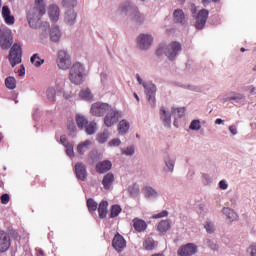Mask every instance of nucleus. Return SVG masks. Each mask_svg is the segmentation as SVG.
<instances>
[{
    "label": "nucleus",
    "instance_id": "nucleus-1",
    "mask_svg": "<svg viewBox=\"0 0 256 256\" xmlns=\"http://www.w3.org/2000/svg\"><path fill=\"white\" fill-rule=\"evenodd\" d=\"M45 13V1L35 0L34 7L27 14V20L32 29H36L37 25H39V21H41V17H43Z\"/></svg>",
    "mask_w": 256,
    "mask_h": 256
},
{
    "label": "nucleus",
    "instance_id": "nucleus-2",
    "mask_svg": "<svg viewBox=\"0 0 256 256\" xmlns=\"http://www.w3.org/2000/svg\"><path fill=\"white\" fill-rule=\"evenodd\" d=\"M85 72V68L83 64L76 62L72 65L69 72V80L74 85H81L83 83V73Z\"/></svg>",
    "mask_w": 256,
    "mask_h": 256
},
{
    "label": "nucleus",
    "instance_id": "nucleus-3",
    "mask_svg": "<svg viewBox=\"0 0 256 256\" xmlns=\"http://www.w3.org/2000/svg\"><path fill=\"white\" fill-rule=\"evenodd\" d=\"M179 51H181V44L179 42H172L166 48L159 47L156 50V55H162L163 52L165 53L166 57L173 61L179 55Z\"/></svg>",
    "mask_w": 256,
    "mask_h": 256
},
{
    "label": "nucleus",
    "instance_id": "nucleus-4",
    "mask_svg": "<svg viewBox=\"0 0 256 256\" xmlns=\"http://www.w3.org/2000/svg\"><path fill=\"white\" fill-rule=\"evenodd\" d=\"M121 13H130L132 16L133 21H136V23H143L145 18L141 16V13H139V9L137 7L132 6L131 2L126 1L120 6Z\"/></svg>",
    "mask_w": 256,
    "mask_h": 256
},
{
    "label": "nucleus",
    "instance_id": "nucleus-5",
    "mask_svg": "<svg viewBox=\"0 0 256 256\" xmlns=\"http://www.w3.org/2000/svg\"><path fill=\"white\" fill-rule=\"evenodd\" d=\"M21 57H23V50L19 44H14L9 52L8 61L11 67H15L21 63Z\"/></svg>",
    "mask_w": 256,
    "mask_h": 256
},
{
    "label": "nucleus",
    "instance_id": "nucleus-6",
    "mask_svg": "<svg viewBox=\"0 0 256 256\" xmlns=\"http://www.w3.org/2000/svg\"><path fill=\"white\" fill-rule=\"evenodd\" d=\"M13 45V36L11 30L5 26L0 28V47L2 49H9Z\"/></svg>",
    "mask_w": 256,
    "mask_h": 256
},
{
    "label": "nucleus",
    "instance_id": "nucleus-7",
    "mask_svg": "<svg viewBox=\"0 0 256 256\" xmlns=\"http://www.w3.org/2000/svg\"><path fill=\"white\" fill-rule=\"evenodd\" d=\"M57 66L62 69V71H67L71 68V56L65 50L58 51V56L56 59Z\"/></svg>",
    "mask_w": 256,
    "mask_h": 256
},
{
    "label": "nucleus",
    "instance_id": "nucleus-8",
    "mask_svg": "<svg viewBox=\"0 0 256 256\" xmlns=\"http://www.w3.org/2000/svg\"><path fill=\"white\" fill-rule=\"evenodd\" d=\"M112 247L117 253H123L127 249V240L118 232L112 239Z\"/></svg>",
    "mask_w": 256,
    "mask_h": 256
},
{
    "label": "nucleus",
    "instance_id": "nucleus-9",
    "mask_svg": "<svg viewBox=\"0 0 256 256\" xmlns=\"http://www.w3.org/2000/svg\"><path fill=\"white\" fill-rule=\"evenodd\" d=\"M119 119H121V112L117 111L116 109L110 108L104 118V125H106V127H112V125H115V123H117Z\"/></svg>",
    "mask_w": 256,
    "mask_h": 256
},
{
    "label": "nucleus",
    "instance_id": "nucleus-10",
    "mask_svg": "<svg viewBox=\"0 0 256 256\" xmlns=\"http://www.w3.org/2000/svg\"><path fill=\"white\" fill-rule=\"evenodd\" d=\"M110 109L111 106L109 104L97 102L95 104H92L91 113L95 117H103V115L110 111Z\"/></svg>",
    "mask_w": 256,
    "mask_h": 256
},
{
    "label": "nucleus",
    "instance_id": "nucleus-11",
    "mask_svg": "<svg viewBox=\"0 0 256 256\" xmlns=\"http://www.w3.org/2000/svg\"><path fill=\"white\" fill-rule=\"evenodd\" d=\"M145 89L146 96L148 98V102L150 103L151 107H155L156 99L155 93H157V87L153 83L143 84Z\"/></svg>",
    "mask_w": 256,
    "mask_h": 256
},
{
    "label": "nucleus",
    "instance_id": "nucleus-12",
    "mask_svg": "<svg viewBox=\"0 0 256 256\" xmlns=\"http://www.w3.org/2000/svg\"><path fill=\"white\" fill-rule=\"evenodd\" d=\"M207 19H209V10L202 9L198 12L196 17L195 27L198 30L204 29L207 23Z\"/></svg>",
    "mask_w": 256,
    "mask_h": 256
},
{
    "label": "nucleus",
    "instance_id": "nucleus-13",
    "mask_svg": "<svg viewBox=\"0 0 256 256\" xmlns=\"http://www.w3.org/2000/svg\"><path fill=\"white\" fill-rule=\"evenodd\" d=\"M11 247V236L5 231H0V253H7Z\"/></svg>",
    "mask_w": 256,
    "mask_h": 256
},
{
    "label": "nucleus",
    "instance_id": "nucleus-14",
    "mask_svg": "<svg viewBox=\"0 0 256 256\" xmlns=\"http://www.w3.org/2000/svg\"><path fill=\"white\" fill-rule=\"evenodd\" d=\"M179 256H192L197 253V246L194 244L188 243L184 246H181L177 251Z\"/></svg>",
    "mask_w": 256,
    "mask_h": 256
},
{
    "label": "nucleus",
    "instance_id": "nucleus-15",
    "mask_svg": "<svg viewBox=\"0 0 256 256\" xmlns=\"http://www.w3.org/2000/svg\"><path fill=\"white\" fill-rule=\"evenodd\" d=\"M151 43H153V37H151V35L141 34L138 37V46L140 49H149Z\"/></svg>",
    "mask_w": 256,
    "mask_h": 256
},
{
    "label": "nucleus",
    "instance_id": "nucleus-16",
    "mask_svg": "<svg viewBox=\"0 0 256 256\" xmlns=\"http://www.w3.org/2000/svg\"><path fill=\"white\" fill-rule=\"evenodd\" d=\"M75 173L77 179L80 181H85L87 179V168L85 167V164L78 162L75 165Z\"/></svg>",
    "mask_w": 256,
    "mask_h": 256
},
{
    "label": "nucleus",
    "instance_id": "nucleus-17",
    "mask_svg": "<svg viewBox=\"0 0 256 256\" xmlns=\"http://www.w3.org/2000/svg\"><path fill=\"white\" fill-rule=\"evenodd\" d=\"M132 226L134 227L135 231H137V233H143L147 230V222L140 218H134L132 220Z\"/></svg>",
    "mask_w": 256,
    "mask_h": 256
},
{
    "label": "nucleus",
    "instance_id": "nucleus-18",
    "mask_svg": "<svg viewBox=\"0 0 256 256\" xmlns=\"http://www.w3.org/2000/svg\"><path fill=\"white\" fill-rule=\"evenodd\" d=\"M2 17L7 25H13L15 23V17L11 15L9 6L2 7Z\"/></svg>",
    "mask_w": 256,
    "mask_h": 256
},
{
    "label": "nucleus",
    "instance_id": "nucleus-19",
    "mask_svg": "<svg viewBox=\"0 0 256 256\" xmlns=\"http://www.w3.org/2000/svg\"><path fill=\"white\" fill-rule=\"evenodd\" d=\"M59 13H60L59 6H57V5L49 6L48 15H49L51 21H53L54 23L59 21Z\"/></svg>",
    "mask_w": 256,
    "mask_h": 256
},
{
    "label": "nucleus",
    "instance_id": "nucleus-20",
    "mask_svg": "<svg viewBox=\"0 0 256 256\" xmlns=\"http://www.w3.org/2000/svg\"><path fill=\"white\" fill-rule=\"evenodd\" d=\"M112 165L111 161L105 160L96 165V171L97 173H107V171L111 169Z\"/></svg>",
    "mask_w": 256,
    "mask_h": 256
},
{
    "label": "nucleus",
    "instance_id": "nucleus-21",
    "mask_svg": "<svg viewBox=\"0 0 256 256\" xmlns=\"http://www.w3.org/2000/svg\"><path fill=\"white\" fill-rule=\"evenodd\" d=\"M114 181H115V176L113 175V173H107L102 180L104 189L106 190L111 189V185H113Z\"/></svg>",
    "mask_w": 256,
    "mask_h": 256
},
{
    "label": "nucleus",
    "instance_id": "nucleus-22",
    "mask_svg": "<svg viewBox=\"0 0 256 256\" xmlns=\"http://www.w3.org/2000/svg\"><path fill=\"white\" fill-rule=\"evenodd\" d=\"M160 118L163 121L165 127H171V114L165 110V107L160 109Z\"/></svg>",
    "mask_w": 256,
    "mask_h": 256
},
{
    "label": "nucleus",
    "instance_id": "nucleus-23",
    "mask_svg": "<svg viewBox=\"0 0 256 256\" xmlns=\"http://www.w3.org/2000/svg\"><path fill=\"white\" fill-rule=\"evenodd\" d=\"M107 207H109V202L107 201L100 202L98 206V214L100 219H105V217H107Z\"/></svg>",
    "mask_w": 256,
    "mask_h": 256
},
{
    "label": "nucleus",
    "instance_id": "nucleus-24",
    "mask_svg": "<svg viewBox=\"0 0 256 256\" xmlns=\"http://www.w3.org/2000/svg\"><path fill=\"white\" fill-rule=\"evenodd\" d=\"M131 124L127 120H121L118 124V133L119 135H125L129 131Z\"/></svg>",
    "mask_w": 256,
    "mask_h": 256
},
{
    "label": "nucleus",
    "instance_id": "nucleus-25",
    "mask_svg": "<svg viewBox=\"0 0 256 256\" xmlns=\"http://www.w3.org/2000/svg\"><path fill=\"white\" fill-rule=\"evenodd\" d=\"M76 19L77 13H75L74 10H69L68 12H66L64 20L67 23V25H73Z\"/></svg>",
    "mask_w": 256,
    "mask_h": 256
},
{
    "label": "nucleus",
    "instance_id": "nucleus-26",
    "mask_svg": "<svg viewBox=\"0 0 256 256\" xmlns=\"http://www.w3.org/2000/svg\"><path fill=\"white\" fill-rule=\"evenodd\" d=\"M91 145H92L91 140H85L84 142L80 143L77 146V152L79 153V155H84L85 151H87L89 147H91Z\"/></svg>",
    "mask_w": 256,
    "mask_h": 256
},
{
    "label": "nucleus",
    "instance_id": "nucleus-27",
    "mask_svg": "<svg viewBox=\"0 0 256 256\" xmlns=\"http://www.w3.org/2000/svg\"><path fill=\"white\" fill-rule=\"evenodd\" d=\"M173 15L175 23H185V13H183V10L177 9L174 11Z\"/></svg>",
    "mask_w": 256,
    "mask_h": 256
},
{
    "label": "nucleus",
    "instance_id": "nucleus-28",
    "mask_svg": "<svg viewBox=\"0 0 256 256\" xmlns=\"http://www.w3.org/2000/svg\"><path fill=\"white\" fill-rule=\"evenodd\" d=\"M50 38L51 41H54L55 43L61 39V31L59 30V27L55 26L51 29Z\"/></svg>",
    "mask_w": 256,
    "mask_h": 256
},
{
    "label": "nucleus",
    "instance_id": "nucleus-29",
    "mask_svg": "<svg viewBox=\"0 0 256 256\" xmlns=\"http://www.w3.org/2000/svg\"><path fill=\"white\" fill-rule=\"evenodd\" d=\"M121 211H123V209L121 208L120 205H112L111 209H110V214L109 217L110 219H115V217H119V215L121 214Z\"/></svg>",
    "mask_w": 256,
    "mask_h": 256
},
{
    "label": "nucleus",
    "instance_id": "nucleus-30",
    "mask_svg": "<svg viewBox=\"0 0 256 256\" xmlns=\"http://www.w3.org/2000/svg\"><path fill=\"white\" fill-rule=\"evenodd\" d=\"M168 229H171V222L169 220H162L158 224V231L160 233H167Z\"/></svg>",
    "mask_w": 256,
    "mask_h": 256
},
{
    "label": "nucleus",
    "instance_id": "nucleus-31",
    "mask_svg": "<svg viewBox=\"0 0 256 256\" xmlns=\"http://www.w3.org/2000/svg\"><path fill=\"white\" fill-rule=\"evenodd\" d=\"M76 123L79 129H84L89 124V121L87 120V118H85V116L77 115Z\"/></svg>",
    "mask_w": 256,
    "mask_h": 256
},
{
    "label": "nucleus",
    "instance_id": "nucleus-32",
    "mask_svg": "<svg viewBox=\"0 0 256 256\" xmlns=\"http://www.w3.org/2000/svg\"><path fill=\"white\" fill-rule=\"evenodd\" d=\"M143 247L146 251H153V249H155V240L152 238H146L144 240Z\"/></svg>",
    "mask_w": 256,
    "mask_h": 256
},
{
    "label": "nucleus",
    "instance_id": "nucleus-33",
    "mask_svg": "<svg viewBox=\"0 0 256 256\" xmlns=\"http://www.w3.org/2000/svg\"><path fill=\"white\" fill-rule=\"evenodd\" d=\"M79 96L85 101H91V99H93V94L88 88L81 90Z\"/></svg>",
    "mask_w": 256,
    "mask_h": 256
},
{
    "label": "nucleus",
    "instance_id": "nucleus-34",
    "mask_svg": "<svg viewBox=\"0 0 256 256\" xmlns=\"http://www.w3.org/2000/svg\"><path fill=\"white\" fill-rule=\"evenodd\" d=\"M30 61L32 63V65H34L35 67H41V65H43V63H45L44 59H41L39 57V54H34L31 58Z\"/></svg>",
    "mask_w": 256,
    "mask_h": 256
},
{
    "label": "nucleus",
    "instance_id": "nucleus-35",
    "mask_svg": "<svg viewBox=\"0 0 256 256\" xmlns=\"http://www.w3.org/2000/svg\"><path fill=\"white\" fill-rule=\"evenodd\" d=\"M5 85L7 89H15L17 87V80L14 77L9 76L5 79Z\"/></svg>",
    "mask_w": 256,
    "mask_h": 256
},
{
    "label": "nucleus",
    "instance_id": "nucleus-36",
    "mask_svg": "<svg viewBox=\"0 0 256 256\" xmlns=\"http://www.w3.org/2000/svg\"><path fill=\"white\" fill-rule=\"evenodd\" d=\"M85 129L87 135H93L95 131H97V123L90 122L89 124H86Z\"/></svg>",
    "mask_w": 256,
    "mask_h": 256
},
{
    "label": "nucleus",
    "instance_id": "nucleus-37",
    "mask_svg": "<svg viewBox=\"0 0 256 256\" xmlns=\"http://www.w3.org/2000/svg\"><path fill=\"white\" fill-rule=\"evenodd\" d=\"M143 193L145 197H157V191L149 186L143 188Z\"/></svg>",
    "mask_w": 256,
    "mask_h": 256
},
{
    "label": "nucleus",
    "instance_id": "nucleus-38",
    "mask_svg": "<svg viewBox=\"0 0 256 256\" xmlns=\"http://www.w3.org/2000/svg\"><path fill=\"white\" fill-rule=\"evenodd\" d=\"M223 213H224V215H227V217H228V219H230V221H235V219H237V213H235V211H233L230 208H224Z\"/></svg>",
    "mask_w": 256,
    "mask_h": 256
},
{
    "label": "nucleus",
    "instance_id": "nucleus-39",
    "mask_svg": "<svg viewBox=\"0 0 256 256\" xmlns=\"http://www.w3.org/2000/svg\"><path fill=\"white\" fill-rule=\"evenodd\" d=\"M87 207L90 213H95L97 211V202L90 198L87 200Z\"/></svg>",
    "mask_w": 256,
    "mask_h": 256
},
{
    "label": "nucleus",
    "instance_id": "nucleus-40",
    "mask_svg": "<svg viewBox=\"0 0 256 256\" xmlns=\"http://www.w3.org/2000/svg\"><path fill=\"white\" fill-rule=\"evenodd\" d=\"M62 5L66 9H71L77 6V0H62Z\"/></svg>",
    "mask_w": 256,
    "mask_h": 256
},
{
    "label": "nucleus",
    "instance_id": "nucleus-41",
    "mask_svg": "<svg viewBox=\"0 0 256 256\" xmlns=\"http://www.w3.org/2000/svg\"><path fill=\"white\" fill-rule=\"evenodd\" d=\"M109 139V132H102L97 135L98 143H105Z\"/></svg>",
    "mask_w": 256,
    "mask_h": 256
},
{
    "label": "nucleus",
    "instance_id": "nucleus-42",
    "mask_svg": "<svg viewBox=\"0 0 256 256\" xmlns=\"http://www.w3.org/2000/svg\"><path fill=\"white\" fill-rule=\"evenodd\" d=\"M55 96H56L55 88H48L47 90L48 101H51V103H55Z\"/></svg>",
    "mask_w": 256,
    "mask_h": 256
},
{
    "label": "nucleus",
    "instance_id": "nucleus-43",
    "mask_svg": "<svg viewBox=\"0 0 256 256\" xmlns=\"http://www.w3.org/2000/svg\"><path fill=\"white\" fill-rule=\"evenodd\" d=\"M190 129L192 131H199L201 129V122L199 120H193L190 124Z\"/></svg>",
    "mask_w": 256,
    "mask_h": 256
},
{
    "label": "nucleus",
    "instance_id": "nucleus-44",
    "mask_svg": "<svg viewBox=\"0 0 256 256\" xmlns=\"http://www.w3.org/2000/svg\"><path fill=\"white\" fill-rule=\"evenodd\" d=\"M172 113H175L177 115V117H183V115H185V108L173 109Z\"/></svg>",
    "mask_w": 256,
    "mask_h": 256
},
{
    "label": "nucleus",
    "instance_id": "nucleus-45",
    "mask_svg": "<svg viewBox=\"0 0 256 256\" xmlns=\"http://www.w3.org/2000/svg\"><path fill=\"white\" fill-rule=\"evenodd\" d=\"M110 147H119L121 145V140L119 138L112 139L109 144Z\"/></svg>",
    "mask_w": 256,
    "mask_h": 256
},
{
    "label": "nucleus",
    "instance_id": "nucleus-46",
    "mask_svg": "<svg viewBox=\"0 0 256 256\" xmlns=\"http://www.w3.org/2000/svg\"><path fill=\"white\" fill-rule=\"evenodd\" d=\"M169 215V212L167 210H164L158 214L153 215V219H162V217H167Z\"/></svg>",
    "mask_w": 256,
    "mask_h": 256
},
{
    "label": "nucleus",
    "instance_id": "nucleus-47",
    "mask_svg": "<svg viewBox=\"0 0 256 256\" xmlns=\"http://www.w3.org/2000/svg\"><path fill=\"white\" fill-rule=\"evenodd\" d=\"M10 200H11V198L9 197V194H3L1 196L2 205H7V203H9Z\"/></svg>",
    "mask_w": 256,
    "mask_h": 256
},
{
    "label": "nucleus",
    "instance_id": "nucleus-48",
    "mask_svg": "<svg viewBox=\"0 0 256 256\" xmlns=\"http://www.w3.org/2000/svg\"><path fill=\"white\" fill-rule=\"evenodd\" d=\"M124 155H133L135 153V148L133 146H130L122 151Z\"/></svg>",
    "mask_w": 256,
    "mask_h": 256
},
{
    "label": "nucleus",
    "instance_id": "nucleus-49",
    "mask_svg": "<svg viewBox=\"0 0 256 256\" xmlns=\"http://www.w3.org/2000/svg\"><path fill=\"white\" fill-rule=\"evenodd\" d=\"M66 153L69 157H74L75 153L73 152V144L66 146Z\"/></svg>",
    "mask_w": 256,
    "mask_h": 256
},
{
    "label": "nucleus",
    "instance_id": "nucleus-50",
    "mask_svg": "<svg viewBox=\"0 0 256 256\" xmlns=\"http://www.w3.org/2000/svg\"><path fill=\"white\" fill-rule=\"evenodd\" d=\"M166 167H168L169 171H173V167H175V164L171 160H165Z\"/></svg>",
    "mask_w": 256,
    "mask_h": 256
},
{
    "label": "nucleus",
    "instance_id": "nucleus-51",
    "mask_svg": "<svg viewBox=\"0 0 256 256\" xmlns=\"http://www.w3.org/2000/svg\"><path fill=\"white\" fill-rule=\"evenodd\" d=\"M60 141H61L62 145H64V147H68L71 145V143H69V140H67V137H65V136H61Z\"/></svg>",
    "mask_w": 256,
    "mask_h": 256
},
{
    "label": "nucleus",
    "instance_id": "nucleus-52",
    "mask_svg": "<svg viewBox=\"0 0 256 256\" xmlns=\"http://www.w3.org/2000/svg\"><path fill=\"white\" fill-rule=\"evenodd\" d=\"M205 229H206L207 233H213V231H214L213 223H211V222L206 223Z\"/></svg>",
    "mask_w": 256,
    "mask_h": 256
},
{
    "label": "nucleus",
    "instance_id": "nucleus-53",
    "mask_svg": "<svg viewBox=\"0 0 256 256\" xmlns=\"http://www.w3.org/2000/svg\"><path fill=\"white\" fill-rule=\"evenodd\" d=\"M208 246L210 247V249H212V251H217V249H218L217 244H215L211 240H208Z\"/></svg>",
    "mask_w": 256,
    "mask_h": 256
},
{
    "label": "nucleus",
    "instance_id": "nucleus-54",
    "mask_svg": "<svg viewBox=\"0 0 256 256\" xmlns=\"http://www.w3.org/2000/svg\"><path fill=\"white\" fill-rule=\"evenodd\" d=\"M219 187H220V189L225 190V189H227V187H229V185H227V182H225V180H221L219 182Z\"/></svg>",
    "mask_w": 256,
    "mask_h": 256
},
{
    "label": "nucleus",
    "instance_id": "nucleus-55",
    "mask_svg": "<svg viewBox=\"0 0 256 256\" xmlns=\"http://www.w3.org/2000/svg\"><path fill=\"white\" fill-rule=\"evenodd\" d=\"M229 131L230 133H232V135H237V126L235 125L230 126Z\"/></svg>",
    "mask_w": 256,
    "mask_h": 256
},
{
    "label": "nucleus",
    "instance_id": "nucleus-56",
    "mask_svg": "<svg viewBox=\"0 0 256 256\" xmlns=\"http://www.w3.org/2000/svg\"><path fill=\"white\" fill-rule=\"evenodd\" d=\"M249 249H250L251 256H256V246L252 245V246H250Z\"/></svg>",
    "mask_w": 256,
    "mask_h": 256
},
{
    "label": "nucleus",
    "instance_id": "nucleus-57",
    "mask_svg": "<svg viewBox=\"0 0 256 256\" xmlns=\"http://www.w3.org/2000/svg\"><path fill=\"white\" fill-rule=\"evenodd\" d=\"M19 76L23 77L25 75V66H21V69L18 70Z\"/></svg>",
    "mask_w": 256,
    "mask_h": 256
},
{
    "label": "nucleus",
    "instance_id": "nucleus-58",
    "mask_svg": "<svg viewBox=\"0 0 256 256\" xmlns=\"http://www.w3.org/2000/svg\"><path fill=\"white\" fill-rule=\"evenodd\" d=\"M215 123H216V125H221L223 123V119L218 118V119H216Z\"/></svg>",
    "mask_w": 256,
    "mask_h": 256
},
{
    "label": "nucleus",
    "instance_id": "nucleus-59",
    "mask_svg": "<svg viewBox=\"0 0 256 256\" xmlns=\"http://www.w3.org/2000/svg\"><path fill=\"white\" fill-rule=\"evenodd\" d=\"M137 80H138L140 85H143V79H141L140 75H137Z\"/></svg>",
    "mask_w": 256,
    "mask_h": 256
},
{
    "label": "nucleus",
    "instance_id": "nucleus-60",
    "mask_svg": "<svg viewBox=\"0 0 256 256\" xmlns=\"http://www.w3.org/2000/svg\"><path fill=\"white\" fill-rule=\"evenodd\" d=\"M192 13H193V15H195V13H197V8L195 7V5L192 6Z\"/></svg>",
    "mask_w": 256,
    "mask_h": 256
},
{
    "label": "nucleus",
    "instance_id": "nucleus-61",
    "mask_svg": "<svg viewBox=\"0 0 256 256\" xmlns=\"http://www.w3.org/2000/svg\"><path fill=\"white\" fill-rule=\"evenodd\" d=\"M134 97H135L136 101H139V96L137 95V93H134Z\"/></svg>",
    "mask_w": 256,
    "mask_h": 256
},
{
    "label": "nucleus",
    "instance_id": "nucleus-62",
    "mask_svg": "<svg viewBox=\"0 0 256 256\" xmlns=\"http://www.w3.org/2000/svg\"><path fill=\"white\" fill-rule=\"evenodd\" d=\"M202 3L205 5L206 3H209V0H202Z\"/></svg>",
    "mask_w": 256,
    "mask_h": 256
},
{
    "label": "nucleus",
    "instance_id": "nucleus-63",
    "mask_svg": "<svg viewBox=\"0 0 256 256\" xmlns=\"http://www.w3.org/2000/svg\"><path fill=\"white\" fill-rule=\"evenodd\" d=\"M240 51H241L242 53H245V48H241Z\"/></svg>",
    "mask_w": 256,
    "mask_h": 256
},
{
    "label": "nucleus",
    "instance_id": "nucleus-64",
    "mask_svg": "<svg viewBox=\"0 0 256 256\" xmlns=\"http://www.w3.org/2000/svg\"><path fill=\"white\" fill-rule=\"evenodd\" d=\"M253 71H256V66L253 68Z\"/></svg>",
    "mask_w": 256,
    "mask_h": 256
}]
</instances>
